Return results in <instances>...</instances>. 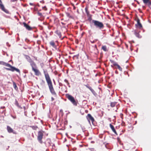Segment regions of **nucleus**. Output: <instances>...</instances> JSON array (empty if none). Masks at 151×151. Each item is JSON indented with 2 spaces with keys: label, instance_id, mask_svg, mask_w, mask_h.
<instances>
[{
  "label": "nucleus",
  "instance_id": "f257e3e1",
  "mask_svg": "<svg viewBox=\"0 0 151 151\" xmlns=\"http://www.w3.org/2000/svg\"><path fill=\"white\" fill-rule=\"evenodd\" d=\"M43 73L50 92L53 95L56 96L57 94L53 88L52 82L49 74L46 70H43Z\"/></svg>",
  "mask_w": 151,
  "mask_h": 151
},
{
  "label": "nucleus",
  "instance_id": "9d476101",
  "mask_svg": "<svg viewBox=\"0 0 151 151\" xmlns=\"http://www.w3.org/2000/svg\"><path fill=\"white\" fill-rule=\"evenodd\" d=\"M32 70L34 72L35 75L39 76L41 75V72L38 69L35 68H33V69Z\"/></svg>",
  "mask_w": 151,
  "mask_h": 151
},
{
  "label": "nucleus",
  "instance_id": "dca6fc26",
  "mask_svg": "<svg viewBox=\"0 0 151 151\" xmlns=\"http://www.w3.org/2000/svg\"><path fill=\"white\" fill-rule=\"evenodd\" d=\"M109 126L113 132H114L115 134H117V132L114 128V126L111 124H110Z\"/></svg>",
  "mask_w": 151,
  "mask_h": 151
},
{
  "label": "nucleus",
  "instance_id": "b1692460",
  "mask_svg": "<svg viewBox=\"0 0 151 151\" xmlns=\"http://www.w3.org/2000/svg\"><path fill=\"white\" fill-rule=\"evenodd\" d=\"M26 58L29 62V61L32 60V59H31L30 58L28 55H27L26 56Z\"/></svg>",
  "mask_w": 151,
  "mask_h": 151
},
{
  "label": "nucleus",
  "instance_id": "e433bc0d",
  "mask_svg": "<svg viewBox=\"0 0 151 151\" xmlns=\"http://www.w3.org/2000/svg\"><path fill=\"white\" fill-rule=\"evenodd\" d=\"M120 115H121V118L122 119H123V114H120Z\"/></svg>",
  "mask_w": 151,
  "mask_h": 151
},
{
  "label": "nucleus",
  "instance_id": "7ed1b4c3",
  "mask_svg": "<svg viewBox=\"0 0 151 151\" xmlns=\"http://www.w3.org/2000/svg\"><path fill=\"white\" fill-rule=\"evenodd\" d=\"M92 22L93 24L97 28L101 29L104 27V24L103 23L101 22L94 20L92 21Z\"/></svg>",
  "mask_w": 151,
  "mask_h": 151
},
{
  "label": "nucleus",
  "instance_id": "20e7f679",
  "mask_svg": "<svg viewBox=\"0 0 151 151\" xmlns=\"http://www.w3.org/2000/svg\"><path fill=\"white\" fill-rule=\"evenodd\" d=\"M66 98L75 106H77L78 104L77 100H76L74 97L69 94L66 95Z\"/></svg>",
  "mask_w": 151,
  "mask_h": 151
},
{
  "label": "nucleus",
  "instance_id": "7c9ffc66",
  "mask_svg": "<svg viewBox=\"0 0 151 151\" xmlns=\"http://www.w3.org/2000/svg\"><path fill=\"white\" fill-rule=\"evenodd\" d=\"M97 41V40H90V42H91L92 43H94L95 42H96Z\"/></svg>",
  "mask_w": 151,
  "mask_h": 151
},
{
  "label": "nucleus",
  "instance_id": "58836bf2",
  "mask_svg": "<svg viewBox=\"0 0 151 151\" xmlns=\"http://www.w3.org/2000/svg\"><path fill=\"white\" fill-rule=\"evenodd\" d=\"M29 4H30V5H33V4L32 3H30Z\"/></svg>",
  "mask_w": 151,
  "mask_h": 151
},
{
  "label": "nucleus",
  "instance_id": "c756f323",
  "mask_svg": "<svg viewBox=\"0 0 151 151\" xmlns=\"http://www.w3.org/2000/svg\"><path fill=\"white\" fill-rule=\"evenodd\" d=\"M67 16L69 18L71 17V15H70V14L68 13H66Z\"/></svg>",
  "mask_w": 151,
  "mask_h": 151
},
{
  "label": "nucleus",
  "instance_id": "0eeeda50",
  "mask_svg": "<svg viewBox=\"0 0 151 151\" xmlns=\"http://www.w3.org/2000/svg\"><path fill=\"white\" fill-rule=\"evenodd\" d=\"M81 74L84 76H88L90 73L89 71L88 70H87L85 68H83L82 69V71L81 72Z\"/></svg>",
  "mask_w": 151,
  "mask_h": 151
},
{
  "label": "nucleus",
  "instance_id": "f03ea898",
  "mask_svg": "<svg viewBox=\"0 0 151 151\" xmlns=\"http://www.w3.org/2000/svg\"><path fill=\"white\" fill-rule=\"evenodd\" d=\"M2 64L3 65H5L6 66L9 67L10 68H5L7 70H10L12 72L15 71L18 73H19L20 72V70L19 69L17 68H15V67L12 66L11 65H10L9 63H6L4 62H2Z\"/></svg>",
  "mask_w": 151,
  "mask_h": 151
},
{
  "label": "nucleus",
  "instance_id": "5701e85b",
  "mask_svg": "<svg viewBox=\"0 0 151 151\" xmlns=\"http://www.w3.org/2000/svg\"><path fill=\"white\" fill-rule=\"evenodd\" d=\"M142 1L143 3L145 4H148L150 2V0H142Z\"/></svg>",
  "mask_w": 151,
  "mask_h": 151
},
{
  "label": "nucleus",
  "instance_id": "393cba45",
  "mask_svg": "<svg viewBox=\"0 0 151 151\" xmlns=\"http://www.w3.org/2000/svg\"><path fill=\"white\" fill-rule=\"evenodd\" d=\"M64 81L66 83H67L68 86L69 87H70V83L69 82V81H68V80H67V79H65L64 80Z\"/></svg>",
  "mask_w": 151,
  "mask_h": 151
},
{
  "label": "nucleus",
  "instance_id": "4c0bfd02",
  "mask_svg": "<svg viewBox=\"0 0 151 151\" xmlns=\"http://www.w3.org/2000/svg\"><path fill=\"white\" fill-rule=\"evenodd\" d=\"M51 99H52V101H53V100H54V98H53L52 97L51 98Z\"/></svg>",
  "mask_w": 151,
  "mask_h": 151
},
{
  "label": "nucleus",
  "instance_id": "9b49d317",
  "mask_svg": "<svg viewBox=\"0 0 151 151\" xmlns=\"http://www.w3.org/2000/svg\"><path fill=\"white\" fill-rule=\"evenodd\" d=\"M6 129L9 133H12L15 134H17V132L14 130L13 129L9 126H7Z\"/></svg>",
  "mask_w": 151,
  "mask_h": 151
},
{
  "label": "nucleus",
  "instance_id": "1a4fd4ad",
  "mask_svg": "<svg viewBox=\"0 0 151 151\" xmlns=\"http://www.w3.org/2000/svg\"><path fill=\"white\" fill-rule=\"evenodd\" d=\"M86 118L90 123V121H91L92 123H93L94 121V118L90 114H88L86 116Z\"/></svg>",
  "mask_w": 151,
  "mask_h": 151
},
{
  "label": "nucleus",
  "instance_id": "c9c22d12",
  "mask_svg": "<svg viewBox=\"0 0 151 151\" xmlns=\"http://www.w3.org/2000/svg\"><path fill=\"white\" fill-rule=\"evenodd\" d=\"M42 9L45 10H47V8H46V6H45L43 7H42Z\"/></svg>",
  "mask_w": 151,
  "mask_h": 151
},
{
  "label": "nucleus",
  "instance_id": "f8f14e48",
  "mask_svg": "<svg viewBox=\"0 0 151 151\" xmlns=\"http://www.w3.org/2000/svg\"><path fill=\"white\" fill-rule=\"evenodd\" d=\"M111 63H113V64L114 66L116 67V68H118L120 70V71L122 70V68L117 63H116V62H114L113 61H111Z\"/></svg>",
  "mask_w": 151,
  "mask_h": 151
},
{
  "label": "nucleus",
  "instance_id": "aec40b11",
  "mask_svg": "<svg viewBox=\"0 0 151 151\" xmlns=\"http://www.w3.org/2000/svg\"><path fill=\"white\" fill-rule=\"evenodd\" d=\"M101 49L105 52L108 51V50L107 49V47L106 46H103L101 47Z\"/></svg>",
  "mask_w": 151,
  "mask_h": 151
},
{
  "label": "nucleus",
  "instance_id": "a19ab883",
  "mask_svg": "<svg viewBox=\"0 0 151 151\" xmlns=\"http://www.w3.org/2000/svg\"><path fill=\"white\" fill-rule=\"evenodd\" d=\"M76 9V7L74 6L73 7V9Z\"/></svg>",
  "mask_w": 151,
  "mask_h": 151
},
{
  "label": "nucleus",
  "instance_id": "ddd939ff",
  "mask_svg": "<svg viewBox=\"0 0 151 151\" xmlns=\"http://www.w3.org/2000/svg\"><path fill=\"white\" fill-rule=\"evenodd\" d=\"M23 24L24 27H25L26 28L29 30H30L32 29V28L29 25L27 24L25 22L23 23Z\"/></svg>",
  "mask_w": 151,
  "mask_h": 151
},
{
  "label": "nucleus",
  "instance_id": "ea45409f",
  "mask_svg": "<svg viewBox=\"0 0 151 151\" xmlns=\"http://www.w3.org/2000/svg\"><path fill=\"white\" fill-rule=\"evenodd\" d=\"M43 65H44V64L43 63L41 64V65L42 67L43 66Z\"/></svg>",
  "mask_w": 151,
  "mask_h": 151
},
{
  "label": "nucleus",
  "instance_id": "6e6552de",
  "mask_svg": "<svg viewBox=\"0 0 151 151\" xmlns=\"http://www.w3.org/2000/svg\"><path fill=\"white\" fill-rule=\"evenodd\" d=\"M137 23L135 24V25L137 28V29H142V26L140 22L139 19L138 18H137Z\"/></svg>",
  "mask_w": 151,
  "mask_h": 151
},
{
  "label": "nucleus",
  "instance_id": "473e14b6",
  "mask_svg": "<svg viewBox=\"0 0 151 151\" xmlns=\"http://www.w3.org/2000/svg\"><path fill=\"white\" fill-rule=\"evenodd\" d=\"M148 5L150 7L151 9V2L150 1L148 3Z\"/></svg>",
  "mask_w": 151,
  "mask_h": 151
},
{
  "label": "nucleus",
  "instance_id": "f3484780",
  "mask_svg": "<svg viewBox=\"0 0 151 151\" xmlns=\"http://www.w3.org/2000/svg\"><path fill=\"white\" fill-rule=\"evenodd\" d=\"M94 52H93L95 54L97 55L99 53V52L97 49V46L95 45L94 47Z\"/></svg>",
  "mask_w": 151,
  "mask_h": 151
},
{
  "label": "nucleus",
  "instance_id": "cd10ccee",
  "mask_svg": "<svg viewBox=\"0 0 151 151\" xmlns=\"http://www.w3.org/2000/svg\"><path fill=\"white\" fill-rule=\"evenodd\" d=\"M90 90L91 91V92L93 93V94H94L96 93V92L92 88H90Z\"/></svg>",
  "mask_w": 151,
  "mask_h": 151
},
{
  "label": "nucleus",
  "instance_id": "6ab92c4d",
  "mask_svg": "<svg viewBox=\"0 0 151 151\" xmlns=\"http://www.w3.org/2000/svg\"><path fill=\"white\" fill-rule=\"evenodd\" d=\"M85 12L87 14V16H89L90 15V12L88 10V7H86L85 8Z\"/></svg>",
  "mask_w": 151,
  "mask_h": 151
},
{
  "label": "nucleus",
  "instance_id": "412c9836",
  "mask_svg": "<svg viewBox=\"0 0 151 151\" xmlns=\"http://www.w3.org/2000/svg\"><path fill=\"white\" fill-rule=\"evenodd\" d=\"M50 44L53 47H55V43L53 41H50Z\"/></svg>",
  "mask_w": 151,
  "mask_h": 151
},
{
  "label": "nucleus",
  "instance_id": "72a5a7b5",
  "mask_svg": "<svg viewBox=\"0 0 151 151\" xmlns=\"http://www.w3.org/2000/svg\"><path fill=\"white\" fill-rule=\"evenodd\" d=\"M117 140L118 142H121V140L118 137L117 138Z\"/></svg>",
  "mask_w": 151,
  "mask_h": 151
},
{
  "label": "nucleus",
  "instance_id": "a878e982",
  "mask_svg": "<svg viewBox=\"0 0 151 151\" xmlns=\"http://www.w3.org/2000/svg\"><path fill=\"white\" fill-rule=\"evenodd\" d=\"M30 127H31L32 129L35 130H36L37 128H38L36 126H31Z\"/></svg>",
  "mask_w": 151,
  "mask_h": 151
},
{
  "label": "nucleus",
  "instance_id": "c85d7f7f",
  "mask_svg": "<svg viewBox=\"0 0 151 151\" xmlns=\"http://www.w3.org/2000/svg\"><path fill=\"white\" fill-rule=\"evenodd\" d=\"M37 14L38 16H40V17H42V15L41 13L38 12L37 13Z\"/></svg>",
  "mask_w": 151,
  "mask_h": 151
},
{
  "label": "nucleus",
  "instance_id": "4468645a",
  "mask_svg": "<svg viewBox=\"0 0 151 151\" xmlns=\"http://www.w3.org/2000/svg\"><path fill=\"white\" fill-rule=\"evenodd\" d=\"M29 62L30 63V65L32 67V69H33V68H35V67H36V64L32 60L29 61Z\"/></svg>",
  "mask_w": 151,
  "mask_h": 151
},
{
  "label": "nucleus",
  "instance_id": "39448f33",
  "mask_svg": "<svg viewBox=\"0 0 151 151\" xmlns=\"http://www.w3.org/2000/svg\"><path fill=\"white\" fill-rule=\"evenodd\" d=\"M43 132L42 131H40L38 133L37 139L40 144H42L43 142L42 139L44 135Z\"/></svg>",
  "mask_w": 151,
  "mask_h": 151
},
{
  "label": "nucleus",
  "instance_id": "bb28decb",
  "mask_svg": "<svg viewBox=\"0 0 151 151\" xmlns=\"http://www.w3.org/2000/svg\"><path fill=\"white\" fill-rule=\"evenodd\" d=\"M13 86L14 88L15 89H16L17 88V87L16 85V83H15V82H13Z\"/></svg>",
  "mask_w": 151,
  "mask_h": 151
},
{
  "label": "nucleus",
  "instance_id": "2eb2a0df",
  "mask_svg": "<svg viewBox=\"0 0 151 151\" xmlns=\"http://www.w3.org/2000/svg\"><path fill=\"white\" fill-rule=\"evenodd\" d=\"M139 31H138V29H137L134 31V33L135 35L138 38H140L141 37V36L139 33Z\"/></svg>",
  "mask_w": 151,
  "mask_h": 151
},
{
  "label": "nucleus",
  "instance_id": "423d86ee",
  "mask_svg": "<svg viewBox=\"0 0 151 151\" xmlns=\"http://www.w3.org/2000/svg\"><path fill=\"white\" fill-rule=\"evenodd\" d=\"M0 8L2 11L6 13L7 14L9 13V11L5 8L1 0H0Z\"/></svg>",
  "mask_w": 151,
  "mask_h": 151
},
{
  "label": "nucleus",
  "instance_id": "4be33fe9",
  "mask_svg": "<svg viewBox=\"0 0 151 151\" xmlns=\"http://www.w3.org/2000/svg\"><path fill=\"white\" fill-rule=\"evenodd\" d=\"M116 104V102H111V103L110 106L112 107H113L115 106Z\"/></svg>",
  "mask_w": 151,
  "mask_h": 151
},
{
  "label": "nucleus",
  "instance_id": "a211bd4d",
  "mask_svg": "<svg viewBox=\"0 0 151 151\" xmlns=\"http://www.w3.org/2000/svg\"><path fill=\"white\" fill-rule=\"evenodd\" d=\"M55 33L57 34V35L59 38H61L62 37V35L61 33L58 30H56L55 32Z\"/></svg>",
  "mask_w": 151,
  "mask_h": 151
},
{
  "label": "nucleus",
  "instance_id": "2f4dec72",
  "mask_svg": "<svg viewBox=\"0 0 151 151\" xmlns=\"http://www.w3.org/2000/svg\"><path fill=\"white\" fill-rule=\"evenodd\" d=\"M78 56H79L78 55H75L73 56V58H76L77 59H78Z\"/></svg>",
  "mask_w": 151,
  "mask_h": 151
},
{
  "label": "nucleus",
  "instance_id": "f704fd0d",
  "mask_svg": "<svg viewBox=\"0 0 151 151\" xmlns=\"http://www.w3.org/2000/svg\"><path fill=\"white\" fill-rule=\"evenodd\" d=\"M86 86L87 88H88L89 90H90V88H91V87H90V86H89L88 85H85Z\"/></svg>",
  "mask_w": 151,
  "mask_h": 151
}]
</instances>
